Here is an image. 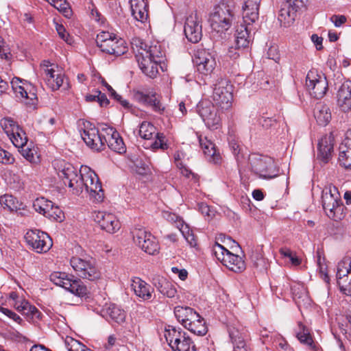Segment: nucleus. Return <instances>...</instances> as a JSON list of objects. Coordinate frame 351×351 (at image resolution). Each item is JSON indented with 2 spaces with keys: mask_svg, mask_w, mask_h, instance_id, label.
Returning <instances> with one entry per match:
<instances>
[{
  "mask_svg": "<svg viewBox=\"0 0 351 351\" xmlns=\"http://www.w3.org/2000/svg\"><path fill=\"white\" fill-rule=\"evenodd\" d=\"M278 19L281 26L287 27L293 23L295 16L293 13H291L289 8H282L279 12Z\"/></svg>",
  "mask_w": 351,
  "mask_h": 351,
  "instance_id": "nucleus-45",
  "label": "nucleus"
},
{
  "mask_svg": "<svg viewBox=\"0 0 351 351\" xmlns=\"http://www.w3.org/2000/svg\"><path fill=\"white\" fill-rule=\"evenodd\" d=\"M153 284L163 295L169 298H173L176 295V286L165 278L157 276L153 279Z\"/></svg>",
  "mask_w": 351,
  "mask_h": 351,
  "instance_id": "nucleus-35",
  "label": "nucleus"
},
{
  "mask_svg": "<svg viewBox=\"0 0 351 351\" xmlns=\"http://www.w3.org/2000/svg\"><path fill=\"white\" fill-rule=\"evenodd\" d=\"M88 9L90 10V15L92 19L97 22L99 25H102L106 22V19L102 16V14L99 12L97 8L93 3L88 7Z\"/></svg>",
  "mask_w": 351,
  "mask_h": 351,
  "instance_id": "nucleus-54",
  "label": "nucleus"
},
{
  "mask_svg": "<svg viewBox=\"0 0 351 351\" xmlns=\"http://www.w3.org/2000/svg\"><path fill=\"white\" fill-rule=\"evenodd\" d=\"M197 111L206 126L210 129L216 130L221 126V118L220 113L210 101H200L197 106Z\"/></svg>",
  "mask_w": 351,
  "mask_h": 351,
  "instance_id": "nucleus-14",
  "label": "nucleus"
},
{
  "mask_svg": "<svg viewBox=\"0 0 351 351\" xmlns=\"http://www.w3.org/2000/svg\"><path fill=\"white\" fill-rule=\"evenodd\" d=\"M306 85L311 96L316 99L322 98L328 90L326 77L315 70L308 72L306 78Z\"/></svg>",
  "mask_w": 351,
  "mask_h": 351,
  "instance_id": "nucleus-15",
  "label": "nucleus"
},
{
  "mask_svg": "<svg viewBox=\"0 0 351 351\" xmlns=\"http://www.w3.org/2000/svg\"><path fill=\"white\" fill-rule=\"evenodd\" d=\"M216 258L227 268L234 272H241L245 269V264L242 258L231 253L223 245L216 243L213 247Z\"/></svg>",
  "mask_w": 351,
  "mask_h": 351,
  "instance_id": "nucleus-10",
  "label": "nucleus"
},
{
  "mask_svg": "<svg viewBox=\"0 0 351 351\" xmlns=\"http://www.w3.org/2000/svg\"><path fill=\"white\" fill-rule=\"evenodd\" d=\"M136 58L139 67L147 76L154 78L158 73L159 62L147 56L144 55L141 50L136 49Z\"/></svg>",
  "mask_w": 351,
  "mask_h": 351,
  "instance_id": "nucleus-28",
  "label": "nucleus"
},
{
  "mask_svg": "<svg viewBox=\"0 0 351 351\" xmlns=\"http://www.w3.org/2000/svg\"><path fill=\"white\" fill-rule=\"evenodd\" d=\"M56 29L59 36L66 43L71 44V38L69 35L66 33L64 27L62 25L56 24Z\"/></svg>",
  "mask_w": 351,
  "mask_h": 351,
  "instance_id": "nucleus-59",
  "label": "nucleus"
},
{
  "mask_svg": "<svg viewBox=\"0 0 351 351\" xmlns=\"http://www.w3.org/2000/svg\"><path fill=\"white\" fill-rule=\"evenodd\" d=\"M1 60L4 59L5 60V69L7 70L10 67L12 55L10 53V48L8 45L5 46L3 43L1 41Z\"/></svg>",
  "mask_w": 351,
  "mask_h": 351,
  "instance_id": "nucleus-53",
  "label": "nucleus"
},
{
  "mask_svg": "<svg viewBox=\"0 0 351 351\" xmlns=\"http://www.w3.org/2000/svg\"><path fill=\"white\" fill-rule=\"evenodd\" d=\"M101 315L108 322L111 320L119 325L125 322V311L114 304H106L101 310Z\"/></svg>",
  "mask_w": 351,
  "mask_h": 351,
  "instance_id": "nucleus-29",
  "label": "nucleus"
},
{
  "mask_svg": "<svg viewBox=\"0 0 351 351\" xmlns=\"http://www.w3.org/2000/svg\"><path fill=\"white\" fill-rule=\"evenodd\" d=\"M339 162L345 169H351V138L346 136L339 147Z\"/></svg>",
  "mask_w": 351,
  "mask_h": 351,
  "instance_id": "nucleus-36",
  "label": "nucleus"
},
{
  "mask_svg": "<svg viewBox=\"0 0 351 351\" xmlns=\"http://www.w3.org/2000/svg\"><path fill=\"white\" fill-rule=\"evenodd\" d=\"M228 332L233 344L239 342V339L244 341L243 334L237 328L234 327H229Z\"/></svg>",
  "mask_w": 351,
  "mask_h": 351,
  "instance_id": "nucleus-55",
  "label": "nucleus"
},
{
  "mask_svg": "<svg viewBox=\"0 0 351 351\" xmlns=\"http://www.w3.org/2000/svg\"><path fill=\"white\" fill-rule=\"evenodd\" d=\"M261 0H245L243 6L244 22L250 25L256 22L259 17V7Z\"/></svg>",
  "mask_w": 351,
  "mask_h": 351,
  "instance_id": "nucleus-30",
  "label": "nucleus"
},
{
  "mask_svg": "<svg viewBox=\"0 0 351 351\" xmlns=\"http://www.w3.org/2000/svg\"><path fill=\"white\" fill-rule=\"evenodd\" d=\"M21 155L29 162L37 163L39 162L37 149L32 144H25L21 147H17Z\"/></svg>",
  "mask_w": 351,
  "mask_h": 351,
  "instance_id": "nucleus-43",
  "label": "nucleus"
},
{
  "mask_svg": "<svg viewBox=\"0 0 351 351\" xmlns=\"http://www.w3.org/2000/svg\"><path fill=\"white\" fill-rule=\"evenodd\" d=\"M133 97L139 103L152 106L155 111L160 112L164 110L156 93L153 90H134Z\"/></svg>",
  "mask_w": 351,
  "mask_h": 351,
  "instance_id": "nucleus-27",
  "label": "nucleus"
},
{
  "mask_svg": "<svg viewBox=\"0 0 351 351\" xmlns=\"http://www.w3.org/2000/svg\"><path fill=\"white\" fill-rule=\"evenodd\" d=\"M10 304L13 305L21 313L25 315L27 319L36 322L41 319L42 313L38 308L31 305L27 301L23 300L21 302L17 300L18 295L15 292L9 293Z\"/></svg>",
  "mask_w": 351,
  "mask_h": 351,
  "instance_id": "nucleus-23",
  "label": "nucleus"
},
{
  "mask_svg": "<svg viewBox=\"0 0 351 351\" xmlns=\"http://www.w3.org/2000/svg\"><path fill=\"white\" fill-rule=\"evenodd\" d=\"M243 49V48L239 47L236 45L234 46H231L228 49L227 53L228 56L232 60H237L241 56Z\"/></svg>",
  "mask_w": 351,
  "mask_h": 351,
  "instance_id": "nucleus-57",
  "label": "nucleus"
},
{
  "mask_svg": "<svg viewBox=\"0 0 351 351\" xmlns=\"http://www.w3.org/2000/svg\"><path fill=\"white\" fill-rule=\"evenodd\" d=\"M185 328L199 336H203L207 332L205 322L199 315H198V320L187 323Z\"/></svg>",
  "mask_w": 351,
  "mask_h": 351,
  "instance_id": "nucleus-44",
  "label": "nucleus"
},
{
  "mask_svg": "<svg viewBox=\"0 0 351 351\" xmlns=\"http://www.w3.org/2000/svg\"><path fill=\"white\" fill-rule=\"evenodd\" d=\"M177 167L180 169L181 174L188 178H191L192 180H196L197 176L193 173L191 169L187 168L182 162H178Z\"/></svg>",
  "mask_w": 351,
  "mask_h": 351,
  "instance_id": "nucleus-56",
  "label": "nucleus"
},
{
  "mask_svg": "<svg viewBox=\"0 0 351 351\" xmlns=\"http://www.w3.org/2000/svg\"><path fill=\"white\" fill-rule=\"evenodd\" d=\"M250 161L252 170L261 177L271 179L278 176L271 158L254 154L250 156Z\"/></svg>",
  "mask_w": 351,
  "mask_h": 351,
  "instance_id": "nucleus-16",
  "label": "nucleus"
},
{
  "mask_svg": "<svg viewBox=\"0 0 351 351\" xmlns=\"http://www.w3.org/2000/svg\"><path fill=\"white\" fill-rule=\"evenodd\" d=\"M320 278L326 282L328 283L330 278L327 274V266L325 263L318 267Z\"/></svg>",
  "mask_w": 351,
  "mask_h": 351,
  "instance_id": "nucleus-63",
  "label": "nucleus"
},
{
  "mask_svg": "<svg viewBox=\"0 0 351 351\" xmlns=\"http://www.w3.org/2000/svg\"><path fill=\"white\" fill-rule=\"evenodd\" d=\"M1 207L10 212L16 211L19 208L18 200L11 195L1 196Z\"/></svg>",
  "mask_w": 351,
  "mask_h": 351,
  "instance_id": "nucleus-48",
  "label": "nucleus"
},
{
  "mask_svg": "<svg viewBox=\"0 0 351 351\" xmlns=\"http://www.w3.org/2000/svg\"><path fill=\"white\" fill-rule=\"evenodd\" d=\"M275 122V119L269 117H263L259 119V123L265 128H269V127L272 126Z\"/></svg>",
  "mask_w": 351,
  "mask_h": 351,
  "instance_id": "nucleus-64",
  "label": "nucleus"
},
{
  "mask_svg": "<svg viewBox=\"0 0 351 351\" xmlns=\"http://www.w3.org/2000/svg\"><path fill=\"white\" fill-rule=\"evenodd\" d=\"M50 280L56 285L68 290L73 294L82 297L87 293V288L79 279L72 280L65 273L53 272L49 276Z\"/></svg>",
  "mask_w": 351,
  "mask_h": 351,
  "instance_id": "nucleus-11",
  "label": "nucleus"
},
{
  "mask_svg": "<svg viewBox=\"0 0 351 351\" xmlns=\"http://www.w3.org/2000/svg\"><path fill=\"white\" fill-rule=\"evenodd\" d=\"M15 159L12 154L1 149V163L13 164Z\"/></svg>",
  "mask_w": 351,
  "mask_h": 351,
  "instance_id": "nucleus-61",
  "label": "nucleus"
},
{
  "mask_svg": "<svg viewBox=\"0 0 351 351\" xmlns=\"http://www.w3.org/2000/svg\"><path fill=\"white\" fill-rule=\"evenodd\" d=\"M333 151L332 138L331 136L323 137L318 143L317 158L323 162H328Z\"/></svg>",
  "mask_w": 351,
  "mask_h": 351,
  "instance_id": "nucleus-37",
  "label": "nucleus"
},
{
  "mask_svg": "<svg viewBox=\"0 0 351 351\" xmlns=\"http://www.w3.org/2000/svg\"><path fill=\"white\" fill-rule=\"evenodd\" d=\"M25 240L32 250L37 253H46L53 245L51 237L39 230H29L25 234Z\"/></svg>",
  "mask_w": 351,
  "mask_h": 351,
  "instance_id": "nucleus-13",
  "label": "nucleus"
},
{
  "mask_svg": "<svg viewBox=\"0 0 351 351\" xmlns=\"http://www.w3.org/2000/svg\"><path fill=\"white\" fill-rule=\"evenodd\" d=\"M233 86L230 81L219 77L213 84V99L222 110H228L232 106Z\"/></svg>",
  "mask_w": 351,
  "mask_h": 351,
  "instance_id": "nucleus-5",
  "label": "nucleus"
},
{
  "mask_svg": "<svg viewBox=\"0 0 351 351\" xmlns=\"http://www.w3.org/2000/svg\"><path fill=\"white\" fill-rule=\"evenodd\" d=\"M51 209L49 208L45 215V217L50 220L57 222H61L64 219V215L62 210L57 206H54L52 203Z\"/></svg>",
  "mask_w": 351,
  "mask_h": 351,
  "instance_id": "nucleus-50",
  "label": "nucleus"
},
{
  "mask_svg": "<svg viewBox=\"0 0 351 351\" xmlns=\"http://www.w3.org/2000/svg\"><path fill=\"white\" fill-rule=\"evenodd\" d=\"M234 45L243 49L249 46L250 39L248 30L246 26L240 25L237 27L234 34Z\"/></svg>",
  "mask_w": 351,
  "mask_h": 351,
  "instance_id": "nucleus-42",
  "label": "nucleus"
},
{
  "mask_svg": "<svg viewBox=\"0 0 351 351\" xmlns=\"http://www.w3.org/2000/svg\"><path fill=\"white\" fill-rule=\"evenodd\" d=\"M162 217L168 221L176 224V227L179 229L182 236L191 247H193L197 245L196 239L191 230L179 216L175 213L165 210L162 212Z\"/></svg>",
  "mask_w": 351,
  "mask_h": 351,
  "instance_id": "nucleus-25",
  "label": "nucleus"
},
{
  "mask_svg": "<svg viewBox=\"0 0 351 351\" xmlns=\"http://www.w3.org/2000/svg\"><path fill=\"white\" fill-rule=\"evenodd\" d=\"M132 287L135 294L143 300H150L152 298L154 288L139 278L132 280Z\"/></svg>",
  "mask_w": 351,
  "mask_h": 351,
  "instance_id": "nucleus-33",
  "label": "nucleus"
},
{
  "mask_svg": "<svg viewBox=\"0 0 351 351\" xmlns=\"http://www.w3.org/2000/svg\"><path fill=\"white\" fill-rule=\"evenodd\" d=\"M184 32L186 38L193 43H197L201 40L202 36V20L196 12L191 13L186 17Z\"/></svg>",
  "mask_w": 351,
  "mask_h": 351,
  "instance_id": "nucleus-21",
  "label": "nucleus"
},
{
  "mask_svg": "<svg viewBox=\"0 0 351 351\" xmlns=\"http://www.w3.org/2000/svg\"><path fill=\"white\" fill-rule=\"evenodd\" d=\"M216 54L205 49H198L194 54V64L199 73L210 76L217 66Z\"/></svg>",
  "mask_w": 351,
  "mask_h": 351,
  "instance_id": "nucleus-12",
  "label": "nucleus"
},
{
  "mask_svg": "<svg viewBox=\"0 0 351 351\" xmlns=\"http://www.w3.org/2000/svg\"><path fill=\"white\" fill-rule=\"evenodd\" d=\"M134 243L143 251L150 255L159 252L160 247L156 237L145 228L136 227L132 230Z\"/></svg>",
  "mask_w": 351,
  "mask_h": 351,
  "instance_id": "nucleus-9",
  "label": "nucleus"
},
{
  "mask_svg": "<svg viewBox=\"0 0 351 351\" xmlns=\"http://www.w3.org/2000/svg\"><path fill=\"white\" fill-rule=\"evenodd\" d=\"M70 264L77 274L84 279L93 281L100 278L101 272L92 258L73 256Z\"/></svg>",
  "mask_w": 351,
  "mask_h": 351,
  "instance_id": "nucleus-8",
  "label": "nucleus"
},
{
  "mask_svg": "<svg viewBox=\"0 0 351 351\" xmlns=\"http://www.w3.org/2000/svg\"><path fill=\"white\" fill-rule=\"evenodd\" d=\"M165 337L173 351H195V346L189 337L180 328L168 326L165 330Z\"/></svg>",
  "mask_w": 351,
  "mask_h": 351,
  "instance_id": "nucleus-7",
  "label": "nucleus"
},
{
  "mask_svg": "<svg viewBox=\"0 0 351 351\" xmlns=\"http://www.w3.org/2000/svg\"><path fill=\"white\" fill-rule=\"evenodd\" d=\"M210 23L213 36L226 38L232 26V14L226 6L216 7L210 16Z\"/></svg>",
  "mask_w": 351,
  "mask_h": 351,
  "instance_id": "nucleus-3",
  "label": "nucleus"
},
{
  "mask_svg": "<svg viewBox=\"0 0 351 351\" xmlns=\"http://www.w3.org/2000/svg\"><path fill=\"white\" fill-rule=\"evenodd\" d=\"M337 284L341 292L351 295V258L344 257L337 265Z\"/></svg>",
  "mask_w": 351,
  "mask_h": 351,
  "instance_id": "nucleus-17",
  "label": "nucleus"
},
{
  "mask_svg": "<svg viewBox=\"0 0 351 351\" xmlns=\"http://www.w3.org/2000/svg\"><path fill=\"white\" fill-rule=\"evenodd\" d=\"M132 14L140 22H145L148 18V4L146 0H130Z\"/></svg>",
  "mask_w": 351,
  "mask_h": 351,
  "instance_id": "nucleus-34",
  "label": "nucleus"
},
{
  "mask_svg": "<svg viewBox=\"0 0 351 351\" xmlns=\"http://www.w3.org/2000/svg\"><path fill=\"white\" fill-rule=\"evenodd\" d=\"M330 21L335 27H340L346 22V17L343 15H333L330 17Z\"/></svg>",
  "mask_w": 351,
  "mask_h": 351,
  "instance_id": "nucleus-62",
  "label": "nucleus"
},
{
  "mask_svg": "<svg viewBox=\"0 0 351 351\" xmlns=\"http://www.w3.org/2000/svg\"><path fill=\"white\" fill-rule=\"evenodd\" d=\"M1 128L16 147H21L27 143L26 133L12 119L4 118L3 123H1Z\"/></svg>",
  "mask_w": 351,
  "mask_h": 351,
  "instance_id": "nucleus-18",
  "label": "nucleus"
},
{
  "mask_svg": "<svg viewBox=\"0 0 351 351\" xmlns=\"http://www.w3.org/2000/svg\"><path fill=\"white\" fill-rule=\"evenodd\" d=\"M104 143H107L108 146L112 151L119 154L125 152L126 148L122 138L117 131H112L110 136L108 138L104 137Z\"/></svg>",
  "mask_w": 351,
  "mask_h": 351,
  "instance_id": "nucleus-41",
  "label": "nucleus"
},
{
  "mask_svg": "<svg viewBox=\"0 0 351 351\" xmlns=\"http://www.w3.org/2000/svg\"><path fill=\"white\" fill-rule=\"evenodd\" d=\"M289 4V6L292 8V10L297 12L298 10L302 8H306V1L307 0H286Z\"/></svg>",
  "mask_w": 351,
  "mask_h": 351,
  "instance_id": "nucleus-58",
  "label": "nucleus"
},
{
  "mask_svg": "<svg viewBox=\"0 0 351 351\" xmlns=\"http://www.w3.org/2000/svg\"><path fill=\"white\" fill-rule=\"evenodd\" d=\"M337 106L343 112L351 111V80H346L336 94Z\"/></svg>",
  "mask_w": 351,
  "mask_h": 351,
  "instance_id": "nucleus-26",
  "label": "nucleus"
},
{
  "mask_svg": "<svg viewBox=\"0 0 351 351\" xmlns=\"http://www.w3.org/2000/svg\"><path fill=\"white\" fill-rule=\"evenodd\" d=\"M322 204L324 213L335 221H341L346 217V208L343 205L338 189L332 184L322 191Z\"/></svg>",
  "mask_w": 351,
  "mask_h": 351,
  "instance_id": "nucleus-2",
  "label": "nucleus"
},
{
  "mask_svg": "<svg viewBox=\"0 0 351 351\" xmlns=\"http://www.w3.org/2000/svg\"><path fill=\"white\" fill-rule=\"evenodd\" d=\"M52 203L45 197H38L34 201L33 207L36 212L45 216Z\"/></svg>",
  "mask_w": 351,
  "mask_h": 351,
  "instance_id": "nucleus-46",
  "label": "nucleus"
},
{
  "mask_svg": "<svg viewBox=\"0 0 351 351\" xmlns=\"http://www.w3.org/2000/svg\"><path fill=\"white\" fill-rule=\"evenodd\" d=\"M138 50H141L144 55L149 56L154 60H157L161 63L165 56V52L162 50L161 46L159 45H154L148 47L145 43L139 41V46L136 45Z\"/></svg>",
  "mask_w": 351,
  "mask_h": 351,
  "instance_id": "nucleus-38",
  "label": "nucleus"
},
{
  "mask_svg": "<svg viewBox=\"0 0 351 351\" xmlns=\"http://www.w3.org/2000/svg\"><path fill=\"white\" fill-rule=\"evenodd\" d=\"M138 134L142 138L145 140H151L155 136V141L150 145L152 149L166 150L169 147L165 141V136L162 133L156 132V128L150 122H142L139 127Z\"/></svg>",
  "mask_w": 351,
  "mask_h": 351,
  "instance_id": "nucleus-19",
  "label": "nucleus"
},
{
  "mask_svg": "<svg viewBox=\"0 0 351 351\" xmlns=\"http://www.w3.org/2000/svg\"><path fill=\"white\" fill-rule=\"evenodd\" d=\"M93 217L100 228L108 233L113 234L117 232L121 224L117 217L110 213L104 211H95Z\"/></svg>",
  "mask_w": 351,
  "mask_h": 351,
  "instance_id": "nucleus-24",
  "label": "nucleus"
},
{
  "mask_svg": "<svg viewBox=\"0 0 351 351\" xmlns=\"http://www.w3.org/2000/svg\"><path fill=\"white\" fill-rule=\"evenodd\" d=\"M199 141L206 159L214 164H219L221 161V156L216 149L215 145L206 137L199 136Z\"/></svg>",
  "mask_w": 351,
  "mask_h": 351,
  "instance_id": "nucleus-31",
  "label": "nucleus"
},
{
  "mask_svg": "<svg viewBox=\"0 0 351 351\" xmlns=\"http://www.w3.org/2000/svg\"><path fill=\"white\" fill-rule=\"evenodd\" d=\"M174 315L177 320L185 328L187 323L198 320V313L192 308L178 306L174 308Z\"/></svg>",
  "mask_w": 351,
  "mask_h": 351,
  "instance_id": "nucleus-32",
  "label": "nucleus"
},
{
  "mask_svg": "<svg viewBox=\"0 0 351 351\" xmlns=\"http://www.w3.org/2000/svg\"><path fill=\"white\" fill-rule=\"evenodd\" d=\"M55 168L58 170V174L62 179L65 185L75 189V182H77L80 175L77 169L73 165L62 160H57L54 162Z\"/></svg>",
  "mask_w": 351,
  "mask_h": 351,
  "instance_id": "nucleus-22",
  "label": "nucleus"
},
{
  "mask_svg": "<svg viewBox=\"0 0 351 351\" xmlns=\"http://www.w3.org/2000/svg\"><path fill=\"white\" fill-rule=\"evenodd\" d=\"M3 172V179L10 188L18 189L20 187L21 179L17 174L9 169H4Z\"/></svg>",
  "mask_w": 351,
  "mask_h": 351,
  "instance_id": "nucleus-47",
  "label": "nucleus"
},
{
  "mask_svg": "<svg viewBox=\"0 0 351 351\" xmlns=\"http://www.w3.org/2000/svg\"><path fill=\"white\" fill-rule=\"evenodd\" d=\"M122 333L125 337H136L139 332V326L136 325V322L131 319L130 322H126L121 328Z\"/></svg>",
  "mask_w": 351,
  "mask_h": 351,
  "instance_id": "nucleus-51",
  "label": "nucleus"
},
{
  "mask_svg": "<svg viewBox=\"0 0 351 351\" xmlns=\"http://www.w3.org/2000/svg\"><path fill=\"white\" fill-rule=\"evenodd\" d=\"M85 189L90 198L95 202H101L104 198V193L101 183L96 174L88 166H82L80 169V177L75 182V193H80Z\"/></svg>",
  "mask_w": 351,
  "mask_h": 351,
  "instance_id": "nucleus-1",
  "label": "nucleus"
},
{
  "mask_svg": "<svg viewBox=\"0 0 351 351\" xmlns=\"http://www.w3.org/2000/svg\"><path fill=\"white\" fill-rule=\"evenodd\" d=\"M314 117L320 125H326L331 119L330 108L324 104L318 103L314 108Z\"/></svg>",
  "mask_w": 351,
  "mask_h": 351,
  "instance_id": "nucleus-40",
  "label": "nucleus"
},
{
  "mask_svg": "<svg viewBox=\"0 0 351 351\" xmlns=\"http://www.w3.org/2000/svg\"><path fill=\"white\" fill-rule=\"evenodd\" d=\"M80 134L85 143L94 150H101L104 145V138L99 134V130L89 121H83Z\"/></svg>",
  "mask_w": 351,
  "mask_h": 351,
  "instance_id": "nucleus-20",
  "label": "nucleus"
},
{
  "mask_svg": "<svg viewBox=\"0 0 351 351\" xmlns=\"http://www.w3.org/2000/svg\"><path fill=\"white\" fill-rule=\"evenodd\" d=\"M65 346L67 351H92L85 345L71 337L66 338Z\"/></svg>",
  "mask_w": 351,
  "mask_h": 351,
  "instance_id": "nucleus-49",
  "label": "nucleus"
},
{
  "mask_svg": "<svg viewBox=\"0 0 351 351\" xmlns=\"http://www.w3.org/2000/svg\"><path fill=\"white\" fill-rule=\"evenodd\" d=\"M298 326L300 332H297V338L301 343L311 346L313 341L308 330L300 322L298 324Z\"/></svg>",
  "mask_w": 351,
  "mask_h": 351,
  "instance_id": "nucleus-52",
  "label": "nucleus"
},
{
  "mask_svg": "<svg viewBox=\"0 0 351 351\" xmlns=\"http://www.w3.org/2000/svg\"><path fill=\"white\" fill-rule=\"evenodd\" d=\"M96 43L101 51L108 54L119 56L127 51L125 40L109 32L102 31L98 34Z\"/></svg>",
  "mask_w": 351,
  "mask_h": 351,
  "instance_id": "nucleus-4",
  "label": "nucleus"
},
{
  "mask_svg": "<svg viewBox=\"0 0 351 351\" xmlns=\"http://www.w3.org/2000/svg\"><path fill=\"white\" fill-rule=\"evenodd\" d=\"M1 313L16 323L20 324L22 320L19 315L8 308L1 307Z\"/></svg>",
  "mask_w": 351,
  "mask_h": 351,
  "instance_id": "nucleus-60",
  "label": "nucleus"
},
{
  "mask_svg": "<svg viewBox=\"0 0 351 351\" xmlns=\"http://www.w3.org/2000/svg\"><path fill=\"white\" fill-rule=\"evenodd\" d=\"M42 75L48 86L53 91L58 90L62 86H68L67 79L62 69L57 64L44 60L41 64Z\"/></svg>",
  "mask_w": 351,
  "mask_h": 351,
  "instance_id": "nucleus-6",
  "label": "nucleus"
},
{
  "mask_svg": "<svg viewBox=\"0 0 351 351\" xmlns=\"http://www.w3.org/2000/svg\"><path fill=\"white\" fill-rule=\"evenodd\" d=\"M30 86L26 82H23L21 86L16 88L14 93L17 98L23 101L27 105H34L35 101H36V95L29 89Z\"/></svg>",
  "mask_w": 351,
  "mask_h": 351,
  "instance_id": "nucleus-39",
  "label": "nucleus"
}]
</instances>
